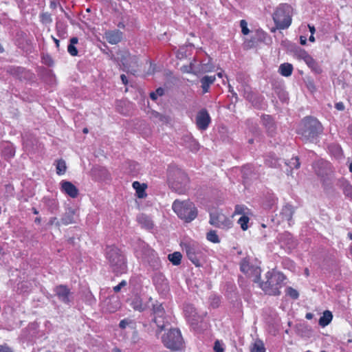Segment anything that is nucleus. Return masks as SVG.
<instances>
[{
	"label": "nucleus",
	"mask_w": 352,
	"mask_h": 352,
	"mask_svg": "<svg viewBox=\"0 0 352 352\" xmlns=\"http://www.w3.org/2000/svg\"><path fill=\"white\" fill-rule=\"evenodd\" d=\"M322 131L321 124L316 119L306 118L302 120L298 133L304 140L313 142Z\"/></svg>",
	"instance_id": "f257e3e1"
},
{
	"label": "nucleus",
	"mask_w": 352,
	"mask_h": 352,
	"mask_svg": "<svg viewBox=\"0 0 352 352\" xmlns=\"http://www.w3.org/2000/svg\"><path fill=\"white\" fill-rule=\"evenodd\" d=\"M107 260L114 273L122 274L126 270L124 256L116 247H108L106 252Z\"/></svg>",
	"instance_id": "f03ea898"
},
{
	"label": "nucleus",
	"mask_w": 352,
	"mask_h": 352,
	"mask_svg": "<svg viewBox=\"0 0 352 352\" xmlns=\"http://www.w3.org/2000/svg\"><path fill=\"white\" fill-rule=\"evenodd\" d=\"M266 281L261 284V289L267 294L278 295L279 289L285 280V276L282 273L272 271L265 274Z\"/></svg>",
	"instance_id": "7ed1b4c3"
},
{
	"label": "nucleus",
	"mask_w": 352,
	"mask_h": 352,
	"mask_svg": "<svg viewBox=\"0 0 352 352\" xmlns=\"http://www.w3.org/2000/svg\"><path fill=\"white\" fill-rule=\"evenodd\" d=\"M172 207L177 216L186 222L192 221L197 217V210L195 206L189 201L175 200Z\"/></svg>",
	"instance_id": "20e7f679"
},
{
	"label": "nucleus",
	"mask_w": 352,
	"mask_h": 352,
	"mask_svg": "<svg viewBox=\"0 0 352 352\" xmlns=\"http://www.w3.org/2000/svg\"><path fill=\"white\" fill-rule=\"evenodd\" d=\"M292 8L287 4L280 5L274 14L273 19L278 28H287L292 23Z\"/></svg>",
	"instance_id": "39448f33"
},
{
	"label": "nucleus",
	"mask_w": 352,
	"mask_h": 352,
	"mask_svg": "<svg viewBox=\"0 0 352 352\" xmlns=\"http://www.w3.org/2000/svg\"><path fill=\"white\" fill-rule=\"evenodd\" d=\"M164 345L171 351H177L182 349L183 339L179 330L171 329L162 336Z\"/></svg>",
	"instance_id": "423d86ee"
},
{
	"label": "nucleus",
	"mask_w": 352,
	"mask_h": 352,
	"mask_svg": "<svg viewBox=\"0 0 352 352\" xmlns=\"http://www.w3.org/2000/svg\"><path fill=\"white\" fill-rule=\"evenodd\" d=\"M295 56L300 60H303L307 65L315 73L320 74L322 69L318 63L304 50H296Z\"/></svg>",
	"instance_id": "0eeeda50"
},
{
	"label": "nucleus",
	"mask_w": 352,
	"mask_h": 352,
	"mask_svg": "<svg viewBox=\"0 0 352 352\" xmlns=\"http://www.w3.org/2000/svg\"><path fill=\"white\" fill-rule=\"evenodd\" d=\"M210 223L221 229H228L232 226V220L219 212L210 214Z\"/></svg>",
	"instance_id": "6e6552de"
},
{
	"label": "nucleus",
	"mask_w": 352,
	"mask_h": 352,
	"mask_svg": "<svg viewBox=\"0 0 352 352\" xmlns=\"http://www.w3.org/2000/svg\"><path fill=\"white\" fill-rule=\"evenodd\" d=\"M153 322L156 324L157 327L162 330L168 321L166 319L165 312L164 307L161 304L156 303L153 305Z\"/></svg>",
	"instance_id": "1a4fd4ad"
},
{
	"label": "nucleus",
	"mask_w": 352,
	"mask_h": 352,
	"mask_svg": "<svg viewBox=\"0 0 352 352\" xmlns=\"http://www.w3.org/2000/svg\"><path fill=\"white\" fill-rule=\"evenodd\" d=\"M241 270L248 277L252 278L253 280L256 282L261 275V270L257 267L250 265L247 260L242 261L241 263Z\"/></svg>",
	"instance_id": "9d476101"
},
{
	"label": "nucleus",
	"mask_w": 352,
	"mask_h": 352,
	"mask_svg": "<svg viewBox=\"0 0 352 352\" xmlns=\"http://www.w3.org/2000/svg\"><path fill=\"white\" fill-rule=\"evenodd\" d=\"M214 70V66L210 63H198L195 60L191 62V71L195 75L211 72Z\"/></svg>",
	"instance_id": "9b49d317"
},
{
	"label": "nucleus",
	"mask_w": 352,
	"mask_h": 352,
	"mask_svg": "<svg viewBox=\"0 0 352 352\" xmlns=\"http://www.w3.org/2000/svg\"><path fill=\"white\" fill-rule=\"evenodd\" d=\"M210 121V115L206 109H201L198 112L196 118V124L199 129L206 130L208 127Z\"/></svg>",
	"instance_id": "f8f14e48"
},
{
	"label": "nucleus",
	"mask_w": 352,
	"mask_h": 352,
	"mask_svg": "<svg viewBox=\"0 0 352 352\" xmlns=\"http://www.w3.org/2000/svg\"><path fill=\"white\" fill-rule=\"evenodd\" d=\"M185 250L188 258L196 265H198V256L200 253V250L198 245L195 243H188L185 245Z\"/></svg>",
	"instance_id": "ddd939ff"
},
{
	"label": "nucleus",
	"mask_w": 352,
	"mask_h": 352,
	"mask_svg": "<svg viewBox=\"0 0 352 352\" xmlns=\"http://www.w3.org/2000/svg\"><path fill=\"white\" fill-rule=\"evenodd\" d=\"M60 189L72 198H76L78 195V188L68 181L63 180L60 182Z\"/></svg>",
	"instance_id": "4468645a"
},
{
	"label": "nucleus",
	"mask_w": 352,
	"mask_h": 352,
	"mask_svg": "<svg viewBox=\"0 0 352 352\" xmlns=\"http://www.w3.org/2000/svg\"><path fill=\"white\" fill-rule=\"evenodd\" d=\"M120 307V301L115 297L106 299L102 303V309L109 313L116 311Z\"/></svg>",
	"instance_id": "2eb2a0df"
},
{
	"label": "nucleus",
	"mask_w": 352,
	"mask_h": 352,
	"mask_svg": "<svg viewBox=\"0 0 352 352\" xmlns=\"http://www.w3.org/2000/svg\"><path fill=\"white\" fill-rule=\"evenodd\" d=\"M104 37L109 43L114 45L122 40V33L119 30L108 31L105 32Z\"/></svg>",
	"instance_id": "dca6fc26"
},
{
	"label": "nucleus",
	"mask_w": 352,
	"mask_h": 352,
	"mask_svg": "<svg viewBox=\"0 0 352 352\" xmlns=\"http://www.w3.org/2000/svg\"><path fill=\"white\" fill-rule=\"evenodd\" d=\"M55 292L58 298L63 302L67 303L70 300L69 290L63 285H60L56 287Z\"/></svg>",
	"instance_id": "f3484780"
},
{
	"label": "nucleus",
	"mask_w": 352,
	"mask_h": 352,
	"mask_svg": "<svg viewBox=\"0 0 352 352\" xmlns=\"http://www.w3.org/2000/svg\"><path fill=\"white\" fill-rule=\"evenodd\" d=\"M215 80V76H204L200 79L201 87L203 94H206L209 91L210 85L214 82Z\"/></svg>",
	"instance_id": "a211bd4d"
},
{
	"label": "nucleus",
	"mask_w": 352,
	"mask_h": 352,
	"mask_svg": "<svg viewBox=\"0 0 352 352\" xmlns=\"http://www.w3.org/2000/svg\"><path fill=\"white\" fill-rule=\"evenodd\" d=\"M293 214V208L289 205L285 206L280 212V215L282 216L283 219L287 221L289 224H290Z\"/></svg>",
	"instance_id": "6ab92c4d"
},
{
	"label": "nucleus",
	"mask_w": 352,
	"mask_h": 352,
	"mask_svg": "<svg viewBox=\"0 0 352 352\" xmlns=\"http://www.w3.org/2000/svg\"><path fill=\"white\" fill-rule=\"evenodd\" d=\"M133 187L135 190L136 195L138 198L142 199L146 196V193L145 192L146 186L145 184H142L138 182H134L133 183Z\"/></svg>",
	"instance_id": "aec40b11"
},
{
	"label": "nucleus",
	"mask_w": 352,
	"mask_h": 352,
	"mask_svg": "<svg viewBox=\"0 0 352 352\" xmlns=\"http://www.w3.org/2000/svg\"><path fill=\"white\" fill-rule=\"evenodd\" d=\"M74 214H75L74 210H73L72 208H69L66 211V212L64 214V216L63 217V218L61 219L62 223L65 225H68V224L74 223Z\"/></svg>",
	"instance_id": "412c9836"
},
{
	"label": "nucleus",
	"mask_w": 352,
	"mask_h": 352,
	"mask_svg": "<svg viewBox=\"0 0 352 352\" xmlns=\"http://www.w3.org/2000/svg\"><path fill=\"white\" fill-rule=\"evenodd\" d=\"M132 307L139 311H142L145 309V306L142 303V300L140 296H135L131 302Z\"/></svg>",
	"instance_id": "4be33fe9"
},
{
	"label": "nucleus",
	"mask_w": 352,
	"mask_h": 352,
	"mask_svg": "<svg viewBox=\"0 0 352 352\" xmlns=\"http://www.w3.org/2000/svg\"><path fill=\"white\" fill-rule=\"evenodd\" d=\"M332 314L329 311H325L319 320V324L322 327L328 325L332 320Z\"/></svg>",
	"instance_id": "5701e85b"
},
{
	"label": "nucleus",
	"mask_w": 352,
	"mask_h": 352,
	"mask_svg": "<svg viewBox=\"0 0 352 352\" xmlns=\"http://www.w3.org/2000/svg\"><path fill=\"white\" fill-rule=\"evenodd\" d=\"M251 352H265V348L262 340H256L252 344L250 348Z\"/></svg>",
	"instance_id": "b1692460"
},
{
	"label": "nucleus",
	"mask_w": 352,
	"mask_h": 352,
	"mask_svg": "<svg viewBox=\"0 0 352 352\" xmlns=\"http://www.w3.org/2000/svg\"><path fill=\"white\" fill-rule=\"evenodd\" d=\"M293 70V67L289 63H284L280 65L279 67L280 73L284 76H289Z\"/></svg>",
	"instance_id": "393cba45"
},
{
	"label": "nucleus",
	"mask_w": 352,
	"mask_h": 352,
	"mask_svg": "<svg viewBox=\"0 0 352 352\" xmlns=\"http://www.w3.org/2000/svg\"><path fill=\"white\" fill-rule=\"evenodd\" d=\"M124 67L129 69L131 64L135 65L137 63V58L135 56H131L130 54H126V57L122 60Z\"/></svg>",
	"instance_id": "a878e982"
},
{
	"label": "nucleus",
	"mask_w": 352,
	"mask_h": 352,
	"mask_svg": "<svg viewBox=\"0 0 352 352\" xmlns=\"http://www.w3.org/2000/svg\"><path fill=\"white\" fill-rule=\"evenodd\" d=\"M251 214L250 210L243 205H237L235 207L234 212L232 216L235 214L250 215Z\"/></svg>",
	"instance_id": "bb28decb"
},
{
	"label": "nucleus",
	"mask_w": 352,
	"mask_h": 352,
	"mask_svg": "<svg viewBox=\"0 0 352 352\" xmlns=\"http://www.w3.org/2000/svg\"><path fill=\"white\" fill-rule=\"evenodd\" d=\"M135 322L130 318H125L124 320H122L119 324V327L121 329H125L126 327H129L131 329H135Z\"/></svg>",
	"instance_id": "cd10ccee"
},
{
	"label": "nucleus",
	"mask_w": 352,
	"mask_h": 352,
	"mask_svg": "<svg viewBox=\"0 0 352 352\" xmlns=\"http://www.w3.org/2000/svg\"><path fill=\"white\" fill-rule=\"evenodd\" d=\"M182 257V254L179 252H175L168 255L169 261L175 265H177L180 263Z\"/></svg>",
	"instance_id": "c85d7f7f"
},
{
	"label": "nucleus",
	"mask_w": 352,
	"mask_h": 352,
	"mask_svg": "<svg viewBox=\"0 0 352 352\" xmlns=\"http://www.w3.org/2000/svg\"><path fill=\"white\" fill-rule=\"evenodd\" d=\"M66 168V164L64 160H59L56 162V173L58 175L65 174Z\"/></svg>",
	"instance_id": "c756f323"
},
{
	"label": "nucleus",
	"mask_w": 352,
	"mask_h": 352,
	"mask_svg": "<svg viewBox=\"0 0 352 352\" xmlns=\"http://www.w3.org/2000/svg\"><path fill=\"white\" fill-rule=\"evenodd\" d=\"M249 221L250 219L248 217V215L241 216L238 220V223L240 225L243 230H248Z\"/></svg>",
	"instance_id": "7c9ffc66"
},
{
	"label": "nucleus",
	"mask_w": 352,
	"mask_h": 352,
	"mask_svg": "<svg viewBox=\"0 0 352 352\" xmlns=\"http://www.w3.org/2000/svg\"><path fill=\"white\" fill-rule=\"evenodd\" d=\"M184 311H185V314L187 317H188L190 318H192V320H196L195 319V317L196 315V311H195V309L194 307H192L191 305H187L185 307Z\"/></svg>",
	"instance_id": "2f4dec72"
},
{
	"label": "nucleus",
	"mask_w": 352,
	"mask_h": 352,
	"mask_svg": "<svg viewBox=\"0 0 352 352\" xmlns=\"http://www.w3.org/2000/svg\"><path fill=\"white\" fill-rule=\"evenodd\" d=\"M207 239L212 243H219V236L217 234L216 232L215 231H210L208 234H207Z\"/></svg>",
	"instance_id": "473e14b6"
},
{
	"label": "nucleus",
	"mask_w": 352,
	"mask_h": 352,
	"mask_svg": "<svg viewBox=\"0 0 352 352\" xmlns=\"http://www.w3.org/2000/svg\"><path fill=\"white\" fill-rule=\"evenodd\" d=\"M286 294L294 299H296L298 297V292L292 287H288L286 289Z\"/></svg>",
	"instance_id": "72a5a7b5"
},
{
	"label": "nucleus",
	"mask_w": 352,
	"mask_h": 352,
	"mask_svg": "<svg viewBox=\"0 0 352 352\" xmlns=\"http://www.w3.org/2000/svg\"><path fill=\"white\" fill-rule=\"evenodd\" d=\"M155 115L163 123H168L170 121V118L168 116L162 115L157 112L155 113Z\"/></svg>",
	"instance_id": "f704fd0d"
},
{
	"label": "nucleus",
	"mask_w": 352,
	"mask_h": 352,
	"mask_svg": "<svg viewBox=\"0 0 352 352\" xmlns=\"http://www.w3.org/2000/svg\"><path fill=\"white\" fill-rule=\"evenodd\" d=\"M214 352H223L224 351L223 344L221 342H220L219 340H217L214 342Z\"/></svg>",
	"instance_id": "c9c22d12"
},
{
	"label": "nucleus",
	"mask_w": 352,
	"mask_h": 352,
	"mask_svg": "<svg viewBox=\"0 0 352 352\" xmlns=\"http://www.w3.org/2000/svg\"><path fill=\"white\" fill-rule=\"evenodd\" d=\"M240 26L241 28V32L244 35H247L249 34V29L248 28V23L245 20H241L240 21Z\"/></svg>",
	"instance_id": "e433bc0d"
},
{
	"label": "nucleus",
	"mask_w": 352,
	"mask_h": 352,
	"mask_svg": "<svg viewBox=\"0 0 352 352\" xmlns=\"http://www.w3.org/2000/svg\"><path fill=\"white\" fill-rule=\"evenodd\" d=\"M43 63L48 66H52L54 63L52 57L48 54H44L42 57Z\"/></svg>",
	"instance_id": "4c0bfd02"
},
{
	"label": "nucleus",
	"mask_w": 352,
	"mask_h": 352,
	"mask_svg": "<svg viewBox=\"0 0 352 352\" xmlns=\"http://www.w3.org/2000/svg\"><path fill=\"white\" fill-rule=\"evenodd\" d=\"M241 91L243 93L244 97H245L249 100H252L250 88L248 86H244L243 87V89H241Z\"/></svg>",
	"instance_id": "58836bf2"
},
{
	"label": "nucleus",
	"mask_w": 352,
	"mask_h": 352,
	"mask_svg": "<svg viewBox=\"0 0 352 352\" xmlns=\"http://www.w3.org/2000/svg\"><path fill=\"white\" fill-rule=\"evenodd\" d=\"M287 165L291 168H298L300 166V163L298 162V159L297 157H294L291 159Z\"/></svg>",
	"instance_id": "ea45409f"
},
{
	"label": "nucleus",
	"mask_w": 352,
	"mask_h": 352,
	"mask_svg": "<svg viewBox=\"0 0 352 352\" xmlns=\"http://www.w3.org/2000/svg\"><path fill=\"white\" fill-rule=\"evenodd\" d=\"M67 51L68 52L72 55V56H76L77 54H78V50L76 48V47L73 45H68V47H67Z\"/></svg>",
	"instance_id": "a19ab883"
},
{
	"label": "nucleus",
	"mask_w": 352,
	"mask_h": 352,
	"mask_svg": "<svg viewBox=\"0 0 352 352\" xmlns=\"http://www.w3.org/2000/svg\"><path fill=\"white\" fill-rule=\"evenodd\" d=\"M126 285V280H122L118 285H116V286H115L113 287V290H114L115 292H118L120 291V289L123 287H125Z\"/></svg>",
	"instance_id": "79ce46f5"
},
{
	"label": "nucleus",
	"mask_w": 352,
	"mask_h": 352,
	"mask_svg": "<svg viewBox=\"0 0 352 352\" xmlns=\"http://www.w3.org/2000/svg\"><path fill=\"white\" fill-rule=\"evenodd\" d=\"M189 148L192 151H197L199 149V144L195 140H192L190 142Z\"/></svg>",
	"instance_id": "37998d69"
},
{
	"label": "nucleus",
	"mask_w": 352,
	"mask_h": 352,
	"mask_svg": "<svg viewBox=\"0 0 352 352\" xmlns=\"http://www.w3.org/2000/svg\"><path fill=\"white\" fill-rule=\"evenodd\" d=\"M344 193L347 195V196H350L351 197H352V186L351 185H349V184H347L345 187H344Z\"/></svg>",
	"instance_id": "c03bdc74"
},
{
	"label": "nucleus",
	"mask_w": 352,
	"mask_h": 352,
	"mask_svg": "<svg viewBox=\"0 0 352 352\" xmlns=\"http://www.w3.org/2000/svg\"><path fill=\"white\" fill-rule=\"evenodd\" d=\"M0 352H13L7 344L0 345Z\"/></svg>",
	"instance_id": "a18cd8bd"
},
{
	"label": "nucleus",
	"mask_w": 352,
	"mask_h": 352,
	"mask_svg": "<svg viewBox=\"0 0 352 352\" xmlns=\"http://www.w3.org/2000/svg\"><path fill=\"white\" fill-rule=\"evenodd\" d=\"M131 340L133 343H136L139 340V336L136 331H133V336Z\"/></svg>",
	"instance_id": "49530a36"
},
{
	"label": "nucleus",
	"mask_w": 352,
	"mask_h": 352,
	"mask_svg": "<svg viewBox=\"0 0 352 352\" xmlns=\"http://www.w3.org/2000/svg\"><path fill=\"white\" fill-rule=\"evenodd\" d=\"M182 69L184 72L192 73V71H191V63L188 66L182 67Z\"/></svg>",
	"instance_id": "de8ad7c7"
},
{
	"label": "nucleus",
	"mask_w": 352,
	"mask_h": 352,
	"mask_svg": "<svg viewBox=\"0 0 352 352\" xmlns=\"http://www.w3.org/2000/svg\"><path fill=\"white\" fill-rule=\"evenodd\" d=\"M336 108L339 111H343L344 109V105L342 102L336 104Z\"/></svg>",
	"instance_id": "09e8293b"
},
{
	"label": "nucleus",
	"mask_w": 352,
	"mask_h": 352,
	"mask_svg": "<svg viewBox=\"0 0 352 352\" xmlns=\"http://www.w3.org/2000/svg\"><path fill=\"white\" fill-rule=\"evenodd\" d=\"M77 43H78V38H77L73 37V38H71V40H70V45H74Z\"/></svg>",
	"instance_id": "8fccbe9b"
},
{
	"label": "nucleus",
	"mask_w": 352,
	"mask_h": 352,
	"mask_svg": "<svg viewBox=\"0 0 352 352\" xmlns=\"http://www.w3.org/2000/svg\"><path fill=\"white\" fill-rule=\"evenodd\" d=\"M308 27H309V31H310L311 34H314L315 33V31H316L314 26L308 25Z\"/></svg>",
	"instance_id": "3c124183"
},
{
	"label": "nucleus",
	"mask_w": 352,
	"mask_h": 352,
	"mask_svg": "<svg viewBox=\"0 0 352 352\" xmlns=\"http://www.w3.org/2000/svg\"><path fill=\"white\" fill-rule=\"evenodd\" d=\"M300 43H301L302 45H305V44H306V42H307V38H306V37H305V36H300Z\"/></svg>",
	"instance_id": "603ef678"
},
{
	"label": "nucleus",
	"mask_w": 352,
	"mask_h": 352,
	"mask_svg": "<svg viewBox=\"0 0 352 352\" xmlns=\"http://www.w3.org/2000/svg\"><path fill=\"white\" fill-rule=\"evenodd\" d=\"M155 93L157 94V96H162L164 93V90L160 88L156 90Z\"/></svg>",
	"instance_id": "864d4df0"
},
{
	"label": "nucleus",
	"mask_w": 352,
	"mask_h": 352,
	"mask_svg": "<svg viewBox=\"0 0 352 352\" xmlns=\"http://www.w3.org/2000/svg\"><path fill=\"white\" fill-rule=\"evenodd\" d=\"M150 96L154 100H155L157 98V95L155 92L151 93Z\"/></svg>",
	"instance_id": "5fc2aeb1"
},
{
	"label": "nucleus",
	"mask_w": 352,
	"mask_h": 352,
	"mask_svg": "<svg viewBox=\"0 0 352 352\" xmlns=\"http://www.w3.org/2000/svg\"><path fill=\"white\" fill-rule=\"evenodd\" d=\"M120 77H121V79H122V82H123L124 84H126L127 80H126V76H125V75H124V74H122V75H121V76H120Z\"/></svg>",
	"instance_id": "6e6d98bb"
},
{
	"label": "nucleus",
	"mask_w": 352,
	"mask_h": 352,
	"mask_svg": "<svg viewBox=\"0 0 352 352\" xmlns=\"http://www.w3.org/2000/svg\"><path fill=\"white\" fill-rule=\"evenodd\" d=\"M56 220H57V219H56V218H52V219H50V223L51 224H54V223H56V224H58V222Z\"/></svg>",
	"instance_id": "4d7b16f0"
},
{
	"label": "nucleus",
	"mask_w": 352,
	"mask_h": 352,
	"mask_svg": "<svg viewBox=\"0 0 352 352\" xmlns=\"http://www.w3.org/2000/svg\"><path fill=\"white\" fill-rule=\"evenodd\" d=\"M309 41L311 42H314L315 41V38L314 36V34H311V36H309Z\"/></svg>",
	"instance_id": "13d9d810"
},
{
	"label": "nucleus",
	"mask_w": 352,
	"mask_h": 352,
	"mask_svg": "<svg viewBox=\"0 0 352 352\" xmlns=\"http://www.w3.org/2000/svg\"><path fill=\"white\" fill-rule=\"evenodd\" d=\"M312 317H313V315L311 313H308L306 314V318H307V319H311Z\"/></svg>",
	"instance_id": "bf43d9fd"
},
{
	"label": "nucleus",
	"mask_w": 352,
	"mask_h": 352,
	"mask_svg": "<svg viewBox=\"0 0 352 352\" xmlns=\"http://www.w3.org/2000/svg\"><path fill=\"white\" fill-rule=\"evenodd\" d=\"M223 76V72H221L217 73V76L219 78H222Z\"/></svg>",
	"instance_id": "052dcab7"
},
{
	"label": "nucleus",
	"mask_w": 352,
	"mask_h": 352,
	"mask_svg": "<svg viewBox=\"0 0 352 352\" xmlns=\"http://www.w3.org/2000/svg\"><path fill=\"white\" fill-rule=\"evenodd\" d=\"M54 42L56 43V46L58 47L59 46V41L56 38H54Z\"/></svg>",
	"instance_id": "680f3d73"
},
{
	"label": "nucleus",
	"mask_w": 352,
	"mask_h": 352,
	"mask_svg": "<svg viewBox=\"0 0 352 352\" xmlns=\"http://www.w3.org/2000/svg\"><path fill=\"white\" fill-rule=\"evenodd\" d=\"M348 236H349V239L351 240H352V233H349Z\"/></svg>",
	"instance_id": "e2e57ef3"
},
{
	"label": "nucleus",
	"mask_w": 352,
	"mask_h": 352,
	"mask_svg": "<svg viewBox=\"0 0 352 352\" xmlns=\"http://www.w3.org/2000/svg\"><path fill=\"white\" fill-rule=\"evenodd\" d=\"M83 132H84L85 133H87L88 132L87 129H83Z\"/></svg>",
	"instance_id": "0e129e2a"
},
{
	"label": "nucleus",
	"mask_w": 352,
	"mask_h": 352,
	"mask_svg": "<svg viewBox=\"0 0 352 352\" xmlns=\"http://www.w3.org/2000/svg\"><path fill=\"white\" fill-rule=\"evenodd\" d=\"M151 255H152L153 257H155V252H154V251H151Z\"/></svg>",
	"instance_id": "69168bd1"
},
{
	"label": "nucleus",
	"mask_w": 352,
	"mask_h": 352,
	"mask_svg": "<svg viewBox=\"0 0 352 352\" xmlns=\"http://www.w3.org/2000/svg\"><path fill=\"white\" fill-rule=\"evenodd\" d=\"M271 128H273V124H272H272H270V126H269V129H270Z\"/></svg>",
	"instance_id": "338daca9"
},
{
	"label": "nucleus",
	"mask_w": 352,
	"mask_h": 352,
	"mask_svg": "<svg viewBox=\"0 0 352 352\" xmlns=\"http://www.w3.org/2000/svg\"><path fill=\"white\" fill-rule=\"evenodd\" d=\"M351 254H352V246L350 248Z\"/></svg>",
	"instance_id": "774afa93"
}]
</instances>
